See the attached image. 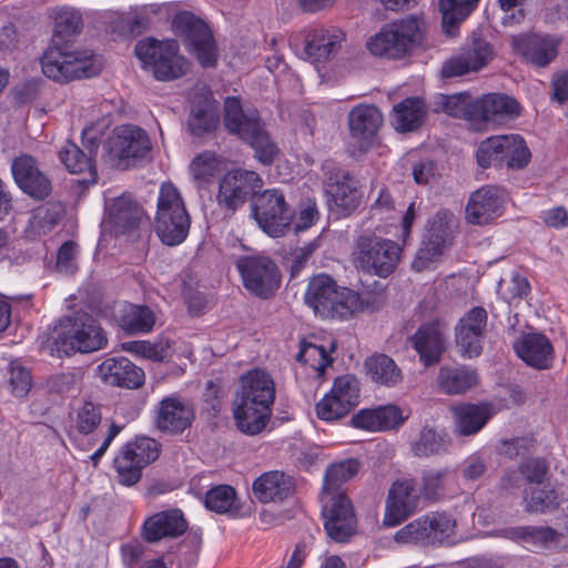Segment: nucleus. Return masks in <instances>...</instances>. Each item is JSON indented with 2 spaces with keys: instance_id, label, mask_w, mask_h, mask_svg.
<instances>
[{
  "instance_id": "1",
  "label": "nucleus",
  "mask_w": 568,
  "mask_h": 568,
  "mask_svg": "<svg viewBox=\"0 0 568 568\" xmlns=\"http://www.w3.org/2000/svg\"><path fill=\"white\" fill-rule=\"evenodd\" d=\"M384 302V293L362 297L353 290L338 286L324 274L313 277L305 293V303L325 318H348L363 306L379 308Z\"/></svg>"
},
{
  "instance_id": "2",
  "label": "nucleus",
  "mask_w": 568,
  "mask_h": 568,
  "mask_svg": "<svg viewBox=\"0 0 568 568\" xmlns=\"http://www.w3.org/2000/svg\"><path fill=\"white\" fill-rule=\"evenodd\" d=\"M427 31L424 13L407 14L386 23L367 40L366 48L375 57L400 60L423 45Z\"/></svg>"
},
{
  "instance_id": "3",
  "label": "nucleus",
  "mask_w": 568,
  "mask_h": 568,
  "mask_svg": "<svg viewBox=\"0 0 568 568\" xmlns=\"http://www.w3.org/2000/svg\"><path fill=\"white\" fill-rule=\"evenodd\" d=\"M225 129L247 142L255 151L256 159L271 164L278 154L277 145L264 129L256 111H244L239 98L227 97L224 101Z\"/></svg>"
},
{
  "instance_id": "4",
  "label": "nucleus",
  "mask_w": 568,
  "mask_h": 568,
  "mask_svg": "<svg viewBox=\"0 0 568 568\" xmlns=\"http://www.w3.org/2000/svg\"><path fill=\"white\" fill-rule=\"evenodd\" d=\"M45 77L58 82L91 78L100 73L101 62L88 50H71L67 47L48 48L41 58Z\"/></svg>"
},
{
  "instance_id": "5",
  "label": "nucleus",
  "mask_w": 568,
  "mask_h": 568,
  "mask_svg": "<svg viewBox=\"0 0 568 568\" xmlns=\"http://www.w3.org/2000/svg\"><path fill=\"white\" fill-rule=\"evenodd\" d=\"M190 216L180 192L172 183H163L158 197L154 230L162 243L181 244L190 230Z\"/></svg>"
},
{
  "instance_id": "6",
  "label": "nucleus",
  "mask_w": 568,
  "mask_h": 568,
  "mask_svg": "<svg viewBox=\"0 0 568 568\" xmlns=\"http://www.w3.org/2000/svg\"><path fill=\"white\" fill-rule=\"evenodd\" d=\"M106 343L104 331L88 313L78 312L59 322L57 345L67 355L92 353L103 348Z\"/></svg>"
},
{
  "instance_id": "7",
  "label": "nucleus",
  "mask_w": 568,
  "mask_h": 568,
  "mask_svg": "<svg viewBox=\"0 0 568 568\" xmlns=\"http://www.w3.org/2000/svg\"><path fill=\"white\" fill-rule=\"evenodd\" d=\"M135 54L143 68L152 71L160 81L178 79L189 69V62L179 54V44L174 40H140L135 45Z\"/></svg>"
},
{
  "instance_id": "8",
  "label": "nucleus",
  "mask_w": 568,
  "mask_h": 568,
  "mask_svg": "<svg viewBox=\"0 0 568 568\" xmlns=\"http://www.w3.org/2000/svg\"><path fill=\"white\" fill-rule=\"evenodd\" d=\"M402 248L392 240L361 236L353 251L354 265L367 273L387 277L396 268Z\"/></svg>"
},
{
  "instance_id": "9",
  "label": "nucleus",
  "mask_w": 568,
  "mask_h": 568,
  "mask_svg": "<svg viewBox=\"0 0 568 568\" xmlns=\"http://www.w3.org/2000/svg\"><path fill=\"white\" fill-rule=\"evenodd\" d=\"M159 455V443L149 437H140L124 445L113 460L118 483L126 487L138 484L142 470Z\"/></svg>"
},
{
  "instance_id": "10",
  "label": "nucleus",
  "mask_w": 568,
  "mask_h": 568,
  "mask_svg": "<svg viewBox=\"0 0 568 568\" xmlns=\"http://www.w3.org/2000/svg\"><path fill=\"white\" fill-rule=\"evenodd\" d=\"M174 32L184 38L192 54L204 68L214 67L217 60L216 43L209 26L191 12L178 13L172 22Z\"/></svg>"
},
{
  "instance_id": "11",
  "label": "nucleus",
  "mask_w": 568,
  "mask_h": 568,
  "mask_svg": "<svg viewBox=\"0 0 568 568\" xmlns=\"http://www.w3.org/2000/svg\"><path fill=\"white\" fill-rule=\"evenodd\" d=\"M252 212L258 226L272 237L283 236L291 227L293 213L281 190L270 189L258 194Z\"/></svg>"
},
{
  "instance_id": "12",
  "label": "nucleus",
  "mask_w": 568,
  "mask_h": 568,
  "mask_svg": "<svg viewBox=\"0 0 568 568\" xmlns=\"http://www.w3.org/2000/svg\"><path fill=\"white\" fill-rule=\"evenodd\" d=\"M324 529L336 542H347L357 532V517L352 500L344 493L322 496Z\"/></svg>"
},
{
  "instance_id": "13",
  "label": "nucleus",
  "mask_w": 568,
  "mask_h": 568,
  "mask_svg": "<svg viewBox=\"0 0 568 568\" xmlns=\"http://www.w3.org/2000/svg\"><path fill=\"white\" fill-rule=\"evenodd\" d=\"M236 267L244 287L257 297L268 298L280 287V270L266 255L243 256L237 260Z\"/></svg>"
},
{
  "instance_id": "14",
  "label": "nucleus",
  "mask_w": 568,
  "mask_h": 568,
  "mask_svg": "<svg viewBox=\"0 0 568 568\" xmlns=\"http://www.w3.org/2000/svg\"><path fill=\"white\" fill-rule=\"evenodd\" d=\"M106 150L114 164L125 169L149 154L151 142L144 130L126 124L113 131L106 142Z\"/></svg>"
},
{
  "instance_id": "15",
  "label": "nucleus",
  "mask_w": 568,
  "mask_h": 568,
  "mask_svg": "<svg viewBox=\"0 0 568 568\" xmlns=\"http://www.w3.org/2000/svg\"><path fill=\"white\" fill-rule=\"evenodd\" d=\"M473 130L487 131L496 129L520 114L519 103L503 93H488L474 100Z\"/></svg>"
},
{
  "instance_id": "16",
  "label": "nucleus",
  "mask_w": 568,
  "mask_h": 568,
  "mask_svg": "<svg viewBox=\"0 0 568 568\" xmlns=\"http://www.w3.org/2000/svg\"><path fill=\"white\" fill-rule=\"evenodd\" d=\"M359 402V382L353 375L339 376L316 404L320 419L334 422L346 416Z\"/></svg>"
},
{
  "instance_id": "17",
  "label": "nucleus",
  "mask_w": 568,
  "mask_h": 568,
  "mask_svg": "<svg viewBox=\"0 0 568 568\" xmlns=\"http://www.w3.org/2000/svg\"><path fill=\"white\" fill-rule=\"evenodd\" d=\"M455 521L447 515L432 513L424 515L396 531L395 540L403 544H437L444 542L453 534Z\"/></svg>"
},
{
  "instance_id": "18",
  "label": "nucleus",
  "mask_w": 568,
  "mask_h": 568,
  "mask_svg": "<svg viewBox=\"0 0 568 568\" xmlns=\"http://www.w3.org/2000/svg\"><path fill=\"white\" fill-rule=\"evenodd\" d=\"M262 186V179L254 171L232 170L219 184L216 201L222 210L234 213Z\"/></svg>"
},
{
  "instance_id": "19",
  "label": "nucleus",
  "mask_w": 568,
  "mask_h": 568,
  "mask_svg": "<svg viewBox=\"0 0 568 568\" xmlns=\"http://www.w3.org/2000/svg\"><path fill=\"white\" fill-rule=\"evenodd\" d=\"M420 495L415 479H398L392 484L385 503L383 524L395 527L413 515L419 505Z\"/></svg>"
},
{
  "instance_id": "20",
  "label": "nucleus",
  "mask_w": 568,
  "mask_h": 568,
  "mask_svg": "<svg viewBox=\"0 0 568 568\" xmlns=\"http://www.w3.org/2000/svg\"><path fill=\"white\" fill-rule=\"evenodd\" d=\"M11 173L19 189L37 201L49 197L52 192V183L42 172L37 160L28 154H21L11 162Z\"/></svg>"
},
{
  "instance_id": "21",
  "label": "nucleus",
  "mask_w": 568,
  "mask_h": 568,
  "mask_svg": "<svg viewBox=\"0 0 568 568\" xmlns=\"http://www.w3.org/2000/svg\"><path fill=\"white\" fill-rule=\"evenodd\" d=\"M346 40L343 30L337 27H318L307 31L301 58L312 63L331 60Z\"/></svg>"
},
{
  "instance_id": "22",
  "label": "nucleus",
  "mask_w": 568,
  "mask_h": 568,
  "mask_svg": "<svg viewBox=\"0 0 568 568\" xmlns=\"http://www.w3.org/2000/svg\"><path fill=\"white\" fill-rule=\"evenodd\" d=\"M495 55L491 44L474 38L471 44L444 62L440 73L444 78L459 77L484 68Z\"/></svg>"
},
{
  "instance_id": "23",
  "label": "nucleus",
  "mask_w": 568,
  "mask_h": 568,
  "mask_svg": "<svg viewBox=\"0 0 568 568\" xmlns=\"http://www.w3.org/2000/svg\"><path fill=\"white\" fill-rule=\"evenodd\" d=\"M487 318L485 308L474 307L459 320L455 336L464 356L471 358L480 355Z\"/></svg>"
},
{
  "instance_id": "24",
  "label": "nucleus",
  "mask_w": 568,
  "mask_h": 568,
  "mask_svg": "<svg viewBox=\"0 0 568 568\" xmlns=\"http://www.w3.org/2000/svg\"><path fill=\"white\" fill-rule=\"evenodd\" d=\"M235 400L272 408L275 400V383L263 369L254 368L240 378V387Z\"/></svg>"
},
{
  "instance_id": "25",
  "label": "nucleus",
  "mask_w": 568,
  "mask_h": 568,
  "mask_svg": "<svg viewBox=\"0 0 568 568\" xmlns=\"http://www.w3.org/2000/svg\"><path fill=\"white\" fill-rule=\"evenodd\" d=\"M559 41L548 34H519L511 38L513 50L536 67L548 65L558 54Z\"/></svg>"
},
{
  "instance_id": "26",
  "label": "nucleus",
  "mask_w": 568,
  "mask_h": 568,
  "mask_svg": "<svg viewBox=\"0 0 568 568\" xmlns=\"http://www.w3.org/2000/svg\"><path fill=\"white\" fill-rule=\"evenodd\" d=\"M504 205L503 191L486 185L475 191L466 205V220L471 224H487L501 214Z\"/></svg>"
},
{
  "instance_id": "27",
  "label": "nucleus",
  "mask_w": 568,
  "mask_h": 568,
  "mask_svg": "<svg viewBox=\"0 0 568 568\" xmlns=\"http://www.w3.org/2000/svg\"><path fill=\"white\" fill-rule=\"evenodd\" d=\"M446 324L439 320L422 325L410 337V343L420 361L429 366L437 363L445 349Z\"/></svg>"
},
{
  "instance_id": "28",
  "label": "nucleus",
  "mask_w": 568,
  "mask_h": 568,
  "mask_svg": "<svg viewBox=\"0 0 568 568\" xmlns=\"http://www.w3.org/2000/svg\"><path fill=\"white\" fill-rule=\"evenodd\" d=\"M383 124V115L372 104L354 106L348 114V126L352 138L362 150L369 148Z\"/></svg>"
},
{
  "instance_id": "29",
  "label": "nucleus",
  "mask_w": 568,
  "mask_h": 568,
  "mask_svg": "<svg viewBox=\"0 0 568 568\" xmlns=\"http://www.w3.org/2000/svg\"><path fill=\"white\" fill-rule=\"evenodd\" d=\"M187 530V521L180 509L159 511L145 519L142 537L148 542L164 538H176Z\"/></svg>"
},
{
  "instance_id": "30",
  "label": "nucleus",
  "mask_w": 568,
  "mask_h": 568,
  "mask_svg": "<svg viewBox=\"0 0 568 568\" xmlns=\"http://www.w3.org/2000/svg\"><path fill=\"white\" fill-rule=\"evenodd\" d=\"M192 407L178 396L163 398L156 410V427L164 433L180 434L192 425Z\"/></svg>"
},
{
  "instance_id": "31",
  "label": "nucleus",
  "mask_w": 568,
  "mask_h": 568,
  "mask_svg": "<svg viewBox=\"0 0 568 568\" xmlns=\"http://www.w3.org/2000/svg\"><path fill=\"white\" fill-rule=\"evenodd\" d=\"M98 375L108 385L129 389L144 383V372L125 357L106 358L98 366Z\"/></svg>"
},
{
  "instance_id": "32",
  "label": "nucleus",
  "mask_w": 568,
  "mask_h": 568,
  "mask_svg": "<svg viewBox=\"0 0 568 568\" xmlns=\"http://www.w3.org/2000/svg\"><path fill=\"white\" fill-rule=\"evenodd\" d=\"M516 354L528 365L537 369L551 366L555 353L551 342L540 333L524 334L514 345Z\"/></svg>"
},
{
  "instance_id": "33",
  "label": "nucleus",
  "mask_w": 568,
  "mask_h": 568,
  "mask_svg": "<svg viewBox=\"0 0 568 568\" xmlns=\"http://www.w3.org/2000/svg\"><path fill=\"white\" fill-rule=\"evenodd\" d=\"M455 433L459 436L477 434L491 418L490 404H459L450 408Z\"/></svg>"
},
{
  "instance_id": "34",
  "label": "nucleus",
  "mask_w": 568,
  "mask_h": 568,
  "mask_svg": "<svg viewBox=\"0 0 568 568\" xmlns=\"http://www.w3.org/2000/svg\"><path fill=\"white\" fill-rule=\"evenodd\" d=\"M293 491L290 476L278 470L267 471L253 483V493L262 503L282 501Z\"/></svg>"
},
{
  "instance_id": "35",
  "label": "nucleus",
  "mask_w": 568,
  "mask_h": 568,
  "mask_svg": "<svg viewBox=\"0 0 568 568\" xmlns=\"http://www.w3.org/2000/svg\"><path fill=\"white\" fill-rule=\"evenodd\" d=\"M478 382L477 372L467 366H442L437 375V385L447 395L464 394Z\"/></svg>"
},
{
  "instance_id": "36",
  "label": "nucleus",
  "mask_w": 568,
  "mask_h": 568,
  "mask_svg": "<svg viewBox=\"0 0 568 568\" xmlns=\"http://www.w3.org/2000/svg\"><path fill=\"white\" fill-rule=\"evenodd\" d=\"M141 216V206L126 194L114 199L108 206V223L116 233H125L135 229Z\"/></svg>"
},
{
  "instance_id": "37",
  "label": "nucleus",
  "mask_w": 568,
  "mask_h": 568,
  "mask_svg": "<svg viewBox=\"0 0 568 568\" xmlns=\"http://www.w3.org/2000/svg\"><path fill=\"white\" fill-rule=\"evenodd\" d=\"M271 413L270 407L261 409L257 405L234 400V418L243 434L253 436L261 433L266 427Z\"/></svg>"
},
{
  "instance_id": "38",
  "label": "nucleus",
  "mask_w": 568,
  "mask_h": 568,
  "mask_svg": "<svg viewBox=\"0 0 568 568\" xmlns=\"http://www.w3.org/2000/svg\"><path fill=\"white\" fill-rule=\"evenodd\" d=\"M425 115L424 102L418 98H407L394 106L392 121L396 131L409 132L422 125Z\"/></svg>"
},
{
  "instance_id": "39",
  "label": "nucleus",
  "mask_w": 568,
  "mask_h": 568,
  "mask_svg": "<svg viewBox=\"0 0 568 568\" xmlns=\"http://www.w3.org/2000/svg\"><path fill=\"white\" fill-rule=\"evenodd\" d=\"M61 162L69 172L79 174L88 172L89 179L78 180L79 184H94L97 182V171L92 163V156L83 152L75 143L67 142L59 152Z\"/></svg>"
},
{
  "instance_id": "40",
  "label": "nucleus",
  "mask_w": 568,
  "mask_h": 568,
  "mask_svg": "<svg viewBox=\"0 0 568 568\" xmlns=\"http://www.w3.org/2000/svg\"><path fill=\"white\" fill-rule=\"evenodd\" d=\"M64 207L60 202H47L37 206L30 213L27 232L32 236L49 233L60 221Z\"/></svg>"
},
{
  "instance_id": "41",
  "label": "nucleus",
  "mask_w": 568,
  "mask_h": 568,
  "mask_svg": "<svg viewBox=\"0 0 568 568\" xmlns=\"http://www.w3.org/2000/svg\"><path fill=\"white\" fill-rule=\"evenodd\" d=\"M155 323V315L151 308L143 305H124L119 316L120 327L131 334L149 333Z\"/></svg>"
},
{
  "instance_id": "42",
  "label": "nucleus",
  "mask_w": 568,
  "mask_h": 568,
  "mask_svg": "<svg viewBox=\"0 0 568 568\" xmlns=\"http://www.w3.org/2000/svg\"><path fill=\"white\" fill-rule=\"evenodd\" d=\"M365 367L373 382L388 387L396 386L403 377L402 371L394 359L384 354L367 358Z\"/></svg>"
},
{
  "instance_id": "43",
  "label": "nucleus",
  "mask_w": 568,
  "mask_h": 568,
  "mask_svg": "<svg viewBox=\"0 0 568 568\" xmlns=\"http://www.w3.org/2000/svg\"><path fill=\"white\" fill-rule=\"evenodd\" d=\"M479 0H438L443 29L454 36L458 26L475 10Z\"/></svg>"
},
{
  "instance_id": "44",
  "label": "nucleus",
  "mask_w": 568,
  "mask_h": 568,
  "mask_svg": "<svg viewBox=\"0 0 568 568\" xmlns=\"http://www.w3.org/2000/svg\"><path fill=\"white\" fill-rule=\"evenodd\" d=\"M219 123V115L214 102L206 95L202 101L194 102L189 126L192 134L201 136L213 131Z\"/></svg>"
},
{
  "instance_id": "45",
  "label": "nucleus",
  "mask_w": 568,
  "mask_h": 568,
  "mask_svg": "<svg viewBox=\"0 0 568 568\" xmlns=\"http://www.w3.org/2000/svg\"><path fill=\"white\" fill-rule=\"evenodd\" d=\"M452 483V471L448 468L425 470L422 475L420 494L432 501L444 499Z\"/></svg>"
},
{
  "instance_id": "46",
  "label": "nucleus",
  "mask_w": 568,
  "mask_h": 568,
  "mask_svg": "<svg viewBox=\"0 0 568 568\" xmlns=\"http://www.w3.org/2000/svg\"><path fill=\"white\" fill-rule=\"evenodd\" d=\"M503 159L500 168L523 169L530 160V151L525 140L518 134L503 135Z\"/></svg>"
},
{
  "instance_id": "47",
  "label": "nucleus",
  "mask_w": 568,
  "mask_h": 568,
  "mask_svg": "<svg viewBox=\"0 0 568 568\" xmlns=\"http://www.w3.org/2000/svg\"><path fill=\"white\" fill-rule=\"evenodd\" d=\"M359 462L349 458L329 465L325 471L323 495L339 493L338 488L359 471Z\"/></svg>"
},
{
  "instance_id": "48",
  "label": "nucleus",
  "mask_w": 568,
  "mask_h": 568,
  "mask_svg": "<svg viewBox=\"0 0 568 568\" xmlns=\"http://www.w3.org/2000/svg\"><path fill=\"white\" fill-rule=\"evenodd\" d=\"M101 407L92 402H85L77 409L73 424L70 426L69 436L75 440L79 435H90L101 424Z\"/></svg>"
},
{
  "instance_id": "49",
  "label": "nucleus",
  "mask_w": 568,
  "mask_h": 568,
  "mask_svg": "<svg viewBox=\"0 0 568 568\" xmlns=\"http://www.w3.org/2000/svg\"><path fill=\"white\" fill-rule=\"evenodd\" d=\"M447 449L445 436L436 429L425 426L412 442L410 450L416 457H429Z\"/></svg>"
},
{
  "instance_id": "50",
  "label": "nucleus",
  "mask_w": 568,
  "mask_h": 568,
  "mask_svg": "<svg viewBox=\"0 0 568 568\" xmlns=\"http://www.w3.org/2000/svg\"><path fill=\"white\" fill-rule=\"evenodd\" d=\"M205 507L217 514H227L237 510V496L233 487L220 485L211 488L204 498Z\"/></svg>"
},
{
  "instance_id": "51",
  "label": "nucleus",
  "mask_w": 568,
  "mask_h": 568,
  "mask_svg": "<svg viewBox=\"0 0 568 568\" xmlns=\"http://www.w3.org/2000/svg\"><path fill=\"white\" fill-rule=\"evenodd\" d=\"M362 194L351 181L336 183L332 189V200L344 214H349L361 203Z\"/></svg>"
},
{
  "instance_id": "52",
  "label": "nucleus",
  "mask_w": 568,
  "mask_h": 568,
  "mask_svg": "<svg viewBox=\"0 0 568 568\" xmlns=\"http://www.w3.org/2000/svg\"><path fill=\"white\" fill-rule=\"evenodd\" d=\"M440 104L445 113L454 118L465 119L473 129V104L474 100L468 93L454 95H442Z\"/></svg>"
},
{
  "instance_id": "53",
  "label": "nucleus",
  "mask_w": 568,
  "mask_h": 568,
  "mask_svg": "<svg viewBox=\"0 0 568 568\" xmlns=\"http://www.w3.org/2000/svg\"><path fill=\"white\" fill-rule=\"evenodd\" d=\"M503 135H495L484 140L476 153L477 163L479 166L487 169L489 166L500 168L503 159Z\"/></svg>"
},
{
  "instance_id": "54",
  "label": "nucleus",
  "mask_w": 568,
  "mask_h": 568,
  "mask_svg": "<svg viewBox=\"0 0 568 568\" xmlns=\"http://www.w3.org/2000/svg\"><path fill=\"white\" fill-rule=\"evenodd\" d=\"M448 245L443 243H437L430 239H426L419 250L416 253V256L413 261L412 267L416 272H423L432 268V266L438 262L440 256L444 253V250Z\"/></svg>"
},
{
  "instance_id": "55",
  "label": "nucleus",
  "mask_w": 568,
  "mask_h": 568,
  "mask_svg": "<svg viewBox=\"0 0 568 568\" xmlns=\"http://www.w3.org/2000/svg\"><path fill=\"white\" fill-rule=\"evenodd\" d=\"M453 226L454 215L447 210H440L430 221L427 239L436 241L437 243L449 245Z\"/></svg>"
},
{
  "instance_id": "56",
  "label": "nucleus",
  "mask_w": 568,
  "mask_h": 568,
  "mask_svg": "<svg viewBox=\"0 0 568 568\" xmlns=\"http://www.w3.org/2000/svg\"><path fill=\"white\" fill-rule=\"evenodd\" d=\"M216 156L209 151L196 155L190 164V173L196 182H209L219 171Z\"/></svg>"
},
{
  "instance_id": "57",
  "label": "nucleus",
  "mask_w": 568,
  "mask_h": 568,
  "mask_svg": "<svg viewBox=\"0 0 568 568\" xmlns=\"http://www.w3.org/2000/svg\"><path fill=\"white\" fill-rule=\"evenodd\" d=\"M296 359L322 373L332 363L326 349L315 344H303Z\"/></svg>"
},
{
  "instance_id": "58",
  "label": "nucleus",
  "mask_w": 568,
  "mask_h": 568,
  "mask_svg": "<svg viewBox=\"0 0 568 568\" xmlns=\"http://www.w3.org/2000/svg\"><path fill=\"white\" fill-rule=\"evenodd\" d=\"M9 387L16 397H24L32 387V377L29 369L12 362L9 366Z\"/></svg>"
},
{
  "instance_id": "59",
  "label": "nucleus",
  "mask_w": 568,
  "mask_h": 568,
  "mask_svg": "<svg viewBox=\"0 0 568 568\" xmlns=\"http://www.w3.org/2000/svg\"><path fill=\"white\" fill-rule=\"evenodd\" d=\"M82 19L80 13L72 8H61L55 17V33L70 37L80 31Z\"/></svg>"
},
{
  "instance_id": "60",
  "label": "nucleus",
  "mask_w": 568,
  "mask_h": 568,
  "mask_svg": "<svg viewBox=\"0 0 568 568\" xmlns=\"http://www.w3.org/2000/svg\"><path fill=\"white\" fill-rule=\"evenodd\" d=\"M558 504L555 490L546 487H536L530 490L527 508L532 513H544Z\"/></svg>"
},
{
  "instance_id": "61",
  "label": "nucleus",
  "mask_w": 568,
  "mask_h": 568,
  "mask_svg": "<svg viewBox=\"0 0 568 568\" xmlns=\"http://www.w3.org/2000/svg\"><path fill=\"white\" fill-rule=\"evenodd\" d=\"M375 415L378 432L396 428L406 419L402 410L395 405L376 407Z\"/></svg>"
},
{
  "instance_id": "62",
  "label": "nucleus",
  "mask_w": 568,
  "mask_h": 568,
  "mask_svg": "<svg viewBox=\"0 0 568 568\" xmlns=\"http://www.w3.org/2000/svg\"><path fill=\"white\" fill-rule=\"evenodd\" d=\"M123 349L152 361H162L164 357L163 348L148 341H134L124 343Z\"/></svg>"
},
{
  "instance_id": "63",
  "label": "nucleus",
  "mask_w": 568,
  "mask_h": 568,
  "mask_svg": "<svg viewBox=\"0 0 568 568\" xmlns=\"http://www.w3.org/2000/svg\"><path fill=\"white\" fill-rule=\"evenodd\" d=\"M487 466L485 459L477 455L468 456L462 466V476L467 481H474L484 476L486 473Z\"/></svg>"
},
{
  "instance_id": "64",
  "label": "nucleus",
  "mask_w": 568,
  "mask_h": 568,
  "mask_svg": "<svg viewBox=\"0 0 568 568\" xmlns=\"http://www.w3.org/2000/svg\"><path fill=\"white\" fill-rule=\"evenodd\" d=\"M77 244L72 241L65 242L58 252L57 267L63 273L75 271Z\"/></svg>"
}]
</instances>
